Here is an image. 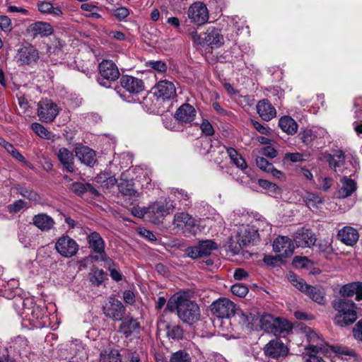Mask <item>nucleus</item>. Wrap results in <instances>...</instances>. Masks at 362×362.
Instances as JSON below:
<instances>
[{"label":"nucleus","mask_w":362,"mask_h":362,"mask_svg":"<svg viewBox=\"0 0 362 362\" xmlns=\"http://www.w3.org/2000/svg\"><path fill=\"white\" fill-rule=\"evenodd\" d=\"M332 305L338 312L334 319L336 325L346 327L353 324L357 319L356 305L351 300L345 298L336 299Z\"/></svg>","instance_id":"obj_1"},{"label":"nucleus","mask_w":362,"mask_h":362,"mask_svg":"<svg viewBox=\"0 0 362 362\" xmlns=\"http://www.w3.org/2000/svg\"><path fill=\"white\" fill-rule=\"evenodd\" d=\"M177 316L185 324L193 325L201 319V310L198 304L189 299L177 298Z\"/></svg>","instance_id":"obj_2"},{"label":"nucleus","mask_w":362,"mask_h":362,"mask_svg":"<svg viewBox=\"0 0 362 362\" xmlns=\"http://www.w3.org/2000/svg\"><path fill=\"white\" fill-rule=\"evenodd\" d=\"M175 208V204L170 199L156 202L147 207V217L153 223L158 224L165 216L172 213Z\"/></svg>","instance_id":"obj_3"},{"label":"nucleus","mask_w":362,"mask_h":362,"mask_svg":"<svg viewBox=\"0 0 362 362\" xmlns=\"http://www.w3.org/2000/svg\"><path fill=\"white\" fill-rule=\"evenodd\" d=\"M98 83L105 87H109L110 81H115L119 77V71L116 64L111 60H103L99 64Z\"/></svg>","instance_id":"obj_4"},{"label":"nucleus","mask_w":362,"mask_h":362,"mask_svg":"<svg viewBox=\"0 0 362 362\" xmlns=\"http://www.w3.org/2000/svg\"><path fill=\"white\" fill-rule=\"evenodd\" d=\"M259 238V234L255 228L253 223L251 225H243L238 228V243L239 248L235 247L233 250L238 253L239 250L245 247L250 243H254Z\"/></svg>","instance_id":"obj_5"},{"label":"nucleus","mask_w":362,"mask_h":362,"mask_svg":"<svg viewBox=\"0 0 362 362\" xmlns=\"http://www.w3.org/2000/svg\"><path fill=\"white\" fill-rule=\"evenodd\" d=\"M59 114V108L51 100L45 99L37 104V116L42 122H52Z\"/></svg>","instance_id":"obj_6"},{"label":"nucleus","mask_w":362,"mask_h":362,"mask_svg":"<svg viewBox=\"0 0 362 362\" xmlns=\"http://www.w3.org/2000/svg\"><path fill=\"white\" fill-rule=\"evenodd\" d=\"M153 95L157 100H170L177 96L174 83L168 80H161L153 88Z\"/></svg>","instance_id":"obj_7"},{"label":"nucleus","mask_w":362,"mask_h":362,"mask_svg":"<svg viewBox=\"0 0 362 362\" xmlns=\"http://www.w3.org/2000/svg\"><path fill=\"white\" fill-rule=\"evenodd\" d=\"M105 317L115 320L120 321L123 319L126 309L122 302L115 298H110L103 307Z\"/></svg>","instance_id":"obj_8"},{"label":"nucleus","mask_w":362,"mask_h":362,"mask_svg":"<svg viewBox=\"0 0 362 362\" xmlns=\"http://www.w3.org/2000/svg\"><path fill=\"white\" fill-rule=\"evenodd\" d=\"M211 310L219 318H229L234 315L235 306L227 298H219L211 305Z\"/></svg>","instance_id":"obj_9"},{"label":"nucleus","mask_w":362,"mask_h":362,"mask_svg":"<svg viewBox=\"0 0 362 362\" xmlns=\"http://www.w3.org/2000/svg\"><path fill=\"white\" fill-rule=\"evenodd\" d=\"M188 18L198 25L206 23L209 20V11L206 6L200 1L192 4L187 11Z\"/></svg>","instance_id":"obj_10"},{"label":"nucleus","mask_w":362,"mask_h":362,"mask_svg":"<svg viewBox=\"0 0 362 362\" xmlns=\"http://www.w3.org/2000/svg\"><path fill=\"white\" fill-rule=\"evenodd\" d=\"M216 248L217 245L215 242L211 240H206L200 241L196 246L188 247L185 250V254L192 259H197L209 255Z\"/></svg>","instance_id":"obj_11"},{"label":"nucleus","mask_w":362,"mask_h":362,"mask_svg":"<svg viewBox=\"0 0 362 362\" xmlns=\"http://www.w3.org/2000/svg\"><path fill=\"white\" fill-rule=\"evenodd\" d=\"M15 59L19 66L30 65L37 61L39 53L34 46L27 45L18 49Z\"/></svg>","instance_id":"obj_12"},{"label":"nucleus","mask_w":362,"mask_h":362,"mask_svg":"<svg viewBox=\"0 0 362 362\" xmlns=\"http://www.w3.org/2000/svg\"><path fill=\"white\" fill-rule=\"evenodd\" d=\"M87 240L90 248L96 254L95 256H93V258L95 260L107 261V257L105 252V243L100 235L97 232H93L88 235Z\"/></svg>","instance_id":"obj_13"},{"label":"nucleus","mask_w":362,"mask_h":362,"mask_svg":"<svg viewBox=\"0 0 362 362\" xmlns=\"http://www.w3.org/2000/svg\"><path fill=\"white\" fill-rule=\"evenodd\" d=\"M57 251L64 257L74 256L78 250V245L69 236L60 237L55 244Z\"/></svg>","instance_id":"obj_14"},{"label":"nucleus","mask_w":362,"mask_h":362,"mask_svg":"<svg viewBox=\"0 0 362 362\" xmlns=\"http://www.w3.org/2000/svg\"><path fill=\"white\" fill-rule=\"evenodd\" d=\"M273 250L279 253L281 259L286 258L293 255L294 246L291 239L286 236H279L273 243Z\"/></svg>","instance_id":"obj_15"},{"label":"nucleus","mask_w":362,"mask_h":362,"mask_svg":"<svg viewBox=\"0 0 362 362\" xmlns=\"http://www.w3.org/2000/svg\"><path fill=\"white\" fill-rule=\"evenodd\" d=\"M264 351L267 356L277 359L286 356L288 349L280 339H274L266 344Z\"/></svg>","instance_id":"obj_16"},{"label":"nucleus","mask_w":362,"mask_h":362,"mask_svg":"<svg viewBox=\"0 0 362 362\" xmlns=\"http://www.w3.org/2000/svg\"><path fill=\"white\" fill-rule=\"evenodd\" d=\"M224 44V38L221 30L211 26L204 33L203 45H207L211 48H218Z\"/></svg>","instance_id":"obj_17"},{"label":"nucleus","mask_w":362,"mask_h":362,"mask_svg":"<svg viewBox=\"0 0 362 362\" xmlns=\"http://www.w3.org/2000/svg\"><path fill=\"white\" fill-rule=\"evenodd\" d=\"M306 336L309 342V344L306 346V350L309 353L317 354L320 351L325 352L328 350L323 339L315 331L308 328L306 330Z\"/></svg>","instance_id":"obj_18"},{"label":"nucleus","mask_w":362,"mask_h":362,"mask_svg":"<svg viewBox=\"0 0 362 362\" xmlns=\"http://www.w3.org/2000/svg\"><path fill=\"white\" fill-rule=\"evenodd\" d=\"M196 115L195 108L188 103H184L176 110L174 117L179 124H187L192 122Z\"/></svg>","instance_id":"obj_19"},{"label":"nucleus","mask_w":362,"mask_h":362,"mask_svg":"<svg viewBox=\"0 0 362 362\" xmlns=\"http://www.w3.org/2000/svg\"><path fill=\"white\" fill-rule=\"evenodd\" d=\"M56 156L63 167V170L67 173H73L76 170L74 164V155L67 148H59L56 153Z\"/></svg>","instance_id":"obj_20"},{"label":"nucleus","mask_w":362,"mask_h":362,"mask_svg":"<svg viewBox=\"0 0 362 362\" xmlns=\"http://www.w3.org/2000/svg\"><path fill=\"white\" fill-rule=\"evenodd\" d=\"M293 240L298 247H310L315 243L316 238L311 230L301 228L295 233Z\"/></svg>","instance_id":"obj_21"},{"label":"nucleus","mask_w":362,"mask_h":362,"mask_svg":"<svg viewBox=\"0 0 362 362\" xmlns=\"http://www.w3.org/2000/svg\"><path fill=\"white\" fill-rule=\"evenodd\" d=\"M119 82L121 86L131 94H138L144 90L143 81L132 76H122Z\"/></svg>","instance_id":"obj_22"},{"label":"nucleus","mask_w":362,"mask_h":362,"mask_svg":"<svg viewBox=\"0 0 362 362\" xmlns=\"http://www.w3.org/2000/svg\"><path fill=\"white\" fill-rule=\"evenodd\" d=\"M75 154L81 163L89 167L94 166L97 161L95 151L86 146L76 147Z\"/></svg>","instance_id":"obj_23"},{"label":"nucleus","mask_w":362,"mask_h":362,"mask_svg":"<svg viewBox=\"0 0 362 362\" xmlns=\"http://www.w3.org/2000/svg\"><path fill=\"white\" fill-rule=\"evenodd\" d=\"M173 225L175 228L190 232L194 226V220L187 213H177L174 216Z\"/></svg>","instance_id":"obj_24"},{"label":"nucleus","mask_w":362,"mask_h":362,"mask_svg":"<svg viewBox=\"0 0 362 362\" xmlns=\"http://www.w3.org/2000/svg\"><path fill=\"white\" fill-rule=\"evenodd\" d=\"M338 238L347 245H354L358 240V233L351 226H344L338 231Z\"/></svg>","instance_id":"obj_25"},{"label":"nucleus","mask_w":362,"mask_h":362,"mask_svg":"<svg viewBox=\"0 0 362 362\" xmlns=\"http://www.w3.org/2000/svg\"><path fill=\"white\" fill-rule=\"evenodd\" d=\"M139 329L140 325L139 322L130 317L124 318L119 327V331L126 337H129L134 333H139Z\"/></svg>","instance_id":"obj_26"},{"label":"nucleus","mask_w":362,"mask_h":362,"mask_svg":"<svg viewBox=\"0 0 362 362\" xmlns=\"http://www.w3.org/2000/svg\"><path fill=\"white\" fill-rule=\"evenodd\" d=\"M257 111L264 121H269L276 115V109L267 100H262L257 105Z\"/></svg>","instance_id":"obj_27"},{"label":"nucleus","mask_w":362,"mask_h":362,"mask_svg":"<svg viewBox=\"0 0 362 362\" xmlns=\"http://www.w3.org/2000/svg\"><path fill=\"white\" fill-rule=\"evenodd\" d=\"M341 186L337 193L339 199L349 197L356 190V182L347 176H344L341 179Z\"/></svg>","instance_id":"obj_28"},{"label":"nucleus","mask_w":362,"mask_h":362,"mask_svg":"<svg viewBox=\"0 0 362 362\" xmlns=\"http://www.w3.org/2000/svg\"><path fill=\"white\" fill-rule=\"evenodd\" d=\"M29 32H30L34 37L40 35L41 37H47L52 34L53 28L49 23L38 21L32 23L29 26Z\"/></svg>","instance_id":"obj_29"},{"label":"nucleus","mask_w":362,"mask_h":362,"mask_svg":"<svg viewBox=\"0 0 362 362\" xmlns=\"http://www.w3.org/2000/svg\"><path fill=\"white\" fill-rule=\"evenodd\" d=\"M33 223L41 230H49L54 226V221L52 217L45 214H39L33 218Z\"/></svg>","instance_id":"obj_30"},{"label":"nucleus","mask_w":362,"mask_h":362,"mask_svg":"<svg viewBox=\"0 0 362 362\" xmlns=\"http://www.w3.org/2000/svg\"><path fill=\"white\" fill-rule=\"evenodd\" d=\"M274 326L272 328V334L274 335H286L292 330L291 324L286 319L276 317Z\"/></svg>","instance_id":"obj_31"},{"label":"nucleus","mask_w":362,"mask_h":362,"mask_svg":"<svg viewBox=\"0 0 362 362\" xmlns=\"http://www.w3.org/2000/svg\"><path fill=\"white\" fill-rule=\"evenodd\" d=\"M279 127L286 133L293 135L297 132L298 124L290 116H284L279 121Z\"/></svg>","instance_id":"obj_32"},{"label":"nucleus","mask_w":362,"mask_h":362,"mask_svg":"<svg viewBox=\"0 0 362 362\" xmlns=\"http://www.w3.org/2000/svg\"><path fill=\"white\" fill-rule=\"evenodd\" d=\"M3 146L6 150V151L10 153L15 159L18 160L19 162L23 163L25 166L29 168L30 169L33 170L34 166L32 163L27 161L25 157L18 151V149H16L13 144L4 141H3Z\"/></svg>","instance_id":"obj_33"},{"label":"nucleus","mask_w":362,"mask_h":362,"mask_svg":"<svg viewBox=\"0 0 362 362\" xmlns=\"http://www.w3.org/2000/svg\"><path fill=\"white\" fill-rule=\"evenodd\" d=\"M166 336L171 339L180 340L184 337L183 328L176 324L168 323L165 325Z\"/></svg>","instance_id":"obj_34"},{"label":"nucleus","mask_w":362,"mask_h":362,"mask_svg":"<svg viewBox=\"0 0 362 362\" xmlns=\"http://www.w3.org/2000/svg\"><path fill=\"white\" fill-rule=\"evenodd\" d=\"M118 189L124 196L131 197H137L139 194L134 189V182L132 180H122L118 185Z\"/></svg>","instance_id":"obj_35"},{"label":"nucleus","mask_w":362,"mask_h":362,"mask_svg":"<svg viewBox=\"0 0 362 362\" xmlns=\"http://www.w3.org/2000/svg\"><path fill=\"white\" fill-rule=\"evenodd\" d=\"M100 362H122V358L117 350L107 349L101 351Z\"/></svg>","instance_id":"obj_36"},{"label":"nucleus","mask_w":362,"mask_h":362,"mask_svg":"<svg viewBox=\"0 0 362 362\" xmlns=\"http://www.w3.org/2000/svg\"><path fill=\"white\" fill-rule=\"evenodd\" d=\"M305 293L313 301L319 304L325 303V293L321 288L310 286Z\"/></svg>","instance_id":"obj_37"},{"label":"nucleus","mask_w":362,"mask_h":362,"mask_svg":"<svg viewBox=\"0 0 362 362\" xmlns=\"http://www.w3.org/2000/svg\"><path fill=\"white\" fill-rule=\"evenodd\" d=\"M331 168L337 171V168L341 166L345 162L344 153L341 151H337L333 155H329L327 159Z\"/></svg>","instance_id":"obj_38"},{"label":"nucleus","mask_w":362,"mask_h":362,"mask_svg":"<svg viewBox=\"0 0 362 362\" xmlns=\"http://www.w3.org/2000/svg\"><path fill=\"white\" fill-rule=\"evenodd\" d=\"M31 129L37 136L42 139L52 141H54L55 139V135L52 132L48 131L42 124L40 123H33L31 124Z\"/></svg>","instance_id":"obj_39"},{"label":"nucleus","mask_w":362,"mask_h":362,"mask_svg":"<svg viewBox=\"0 0 362 362\" xmlns=\"http://www.w3.org/2000/svg\"><path fill=\"white\" fill-rule=\"evenodd\" d=\"M275 320L276 317H274L270 314L263 315L259 320L260 327L262 329H263L266 332L271 333L272 328L275 325Z\"/></svg>","instance_id":"obj_40"},{"label":"nucleus","mask_w":362,"mask_h":362,"mask_svg":"<svg viewBox=\"0 0 362 362\" xmlns=\"http://www.w3.org/2000/svg\"><path fill=\"white\" fill-rule=\"evenodd\" d=\"M95 180L100 186L108 188L110 186H112L116 183V179L114 177L110 176L108 173H101L98 175Z\"/></svg>","instance_id":"obj_41"},{"label":"nucleus","mask_w":362,"mask_h":362,"mask_svg":"<svg viewBox=\"0 0 362 362\" xmlns=\"http://www.w3.org/2000/svg\"><path fill=\"white\" fill-rule=\"evenodd\" d=\"M253 225L257 233L260 230L262 233L269 234L272 230L271 224L263 217L256 219L253 222Z\"/></svg>","instance_id":"obj_42"},{"label":"nucleus","mask_w":362,"mask_h":362,"mask_svg":"<svg viewBox=\"0 0 362 362\" xmlns=\"http://www.w3.org/2000/svg\"><path fill=\"white\" fill-rule=\"evenodd\" d=\"M106 274L102 269H95L89 275L90 281L96 286L100 285L105 280Z\"/></svg>","instance_id":"obj_43"},{"label":"nucleus","mask_w":362,"mask_h":362,"mask_svg":"<svg viewBox=\"0 0 362 362\" xmlns=\"http://www.w3.org/2000/svg\"><path fill=\"white\" fill-rule=\"evenodd\" d=\"M239 317L240 322L245 326H250L252 325L255 321L257 320V315L250 313V312H238L237 313Z\"/></svg>","instance_id":"obj_44"},{"label":"nucleus","mask_w":362,"mask_h":362,"mask_svg":"<svg viewBox=\"0 0 362 362\" xmlns=\"http://www.w3.org/2000/svg\"><path fill=\"white\" fill-rule=\"evenodd\" d=\"M170 362H191V356L186 351L179 350L171 354Z\"/></svg>","instance_id":"obj_45"},{"label":"nucleus","mask_w":362,"mask_h":362,"mask_svg":"<svg viewBox=\"0 0 362 362\" xmlns=\"http://www.w3.org/2000/svg\"><path fill=\"white\" fill-rule=\"evenodd\" d=\"M288 279L291 284L303 293H305L310 286L307 284L303 279H298L294 274H290Z\"/></svg>","instance_id":"obj_46"},{"label":"nucleus","mask_w":362,"mask_h":362,"mask_svg":"<svg viewBox=\"0 0 362 362\" xmlns=\"http://www.w3.org/2000/svg\"><path fill=\"white\" fill-rule=\"evenodd\" d=\"M356 282H352L344 285L339 291L340 294L343 297H351L356 294Z\"/></svg>","instance_id":"obj_47"},{"label":"nucleus","mask_w":362,"mask_h":362,"mask_svg":"<svg viewBox=\"0 0 362 362\" xmlns=\"http://www.w3.org/2000/svg\"><path fill=\"white\" fill-rule=\"evenodd\" d=\"M1 292L2 293V296L8 299L14 298V304L16 306L18 307V308H20L21 305H22V307L24 306V300L20 297L16 298V294L13 291L10 289H5L4 291H1Z\"/></svg>","instance_id":"obj_48"},{"label":"nucleus","mask_w":362,"mask_h":362,"mask_svg":"<svg viewBox=\"0 0 362 362\" xmlns=\"http://www.w3.org/2000/svg\"><path fill=\"white\" fill-rule=\"evenodd\" d=\"M306 204L308 207L318 208L322 204V199L318 195L310 193L305 197Z\"/></svg>","instance_id":"obj_49"},{"label":"nucleus","mask_w":362,"mask_h":362,"mask_svg":"<svg viewBox=\"0 0 362 362\" xmlns=\"http://www.w3.org/2000/svg\"><path fill=\"white\" fill-rule=\"evenodd\" d=\"M331 350L334 352L335 354L339 355V356H354L355 352L353 350L349 349V348L341 346V345H337V346H330Z\"/></svg>","instance_id":"obj_50"},{"label":"nucleus","mask_w":362,"mask_h":362,"mask_svg":"<svg viewBox=\"0 0 362 362\" xmlns=\"http://www.w3.org/2000/svg\"><path fill=\"white\" fill-rule=\"evenodd\" d=\"M18 192L21 196L28 199L30 201L37 202L39 200V195L37 193L29 188L20 187L18 189Z\"/></svg>","instance_id":"obj_51"},{"label":"nucleus","mask_w":362,"mask_h":362,"mask_svg":"<svg viewBox=\"0 0 362 362\" xmlns=\"http://www.w3.org/2000/svg\"><path fill=\"white\" fill-rule=\"evenodd\" d=\"M230 291L233 294L240 298L245 297L248 293L247 287L242 284L233 285L230 288Z\"/></svg>","instance_id":"obj_52"},{"label":"nucleus","mask_w":362,"mask_h":362,"mask_svg":"<svg viewBox=\"0 0 362 362\" xmlns=\"http://www.w3.org/2000/svg\"><path fill=\"white\" fill-rule=\"evenodd\" d=\"M299 136L302 141L306 145L310 144L316 137L311 129H305L300 132Z\"/></svg>","instance_id":"obj_53"},{"label":"nucleus","mask_w":362,"mask_h":362,"mask_svg":"<svg viewBox=\"0 0 362 362\" xmlns=\"http://www.w3.org/2000/svg\"><path fill=\"white\" fill-rule=\"evenodd\" d=\"M70 189L76 194L79 196L83 195L87 192L86 183L83 184L79 182H74L71 185Z\"/></svg>","instance_id":"obj_54"},{"label":"nucleus","mask_w":362,"mask_h":362,"mask_svg":"<svg viewBox=\"0 0 362 362\" xmlns=\"http://www.w3.org/2000/svg\"><path fill=\"white\" fill-rule=\"evenodd\" d=\"M147 64L149 67L159 73H164L167 71V65L162 61H150L147 62Z\"/></svg>","instance_id":"obj_55"},{"label":"nucleus","mask_w":362,"mask_h":362,"mask_svg":"<svg viewBox=\"0 0 362 362\" xmlns=\"http://www.w3.org/2000/svg\"><path fill=\"white\" fill-rule=\"evenodd\" d=\"M257 166L263 171L268 173L272 169L273 165L263 157L256 158Z\"/></svg>","instance_id":"obj_56"},{"label":"nucleus","mask_w":362,"mask_h":362,"mask_svg":"<svg viewBox=\"0 0 362 362\" xmlns=\"http://www.w3.org/2000/svg\"><path fill=\"white\" fill-rule=\"evenodd\" d=\"M26 206L27 204L23 200L18 199L8 206V210L11 213H17Z\"/></svg>","instance_id":"obj_57"},{"label":"nucleus","mask_w":362,"mask_h":362,"mask_svg":"<svg viewBox=\"0 0 362 362\" xmlns=\"http://www.w3.org/2000/svg\"><path fill=\"white\" fill-rule=\"evenodd\" d=\"M310 261L305 257L296 256L293 259V264L295 267H308Z\"/></svg>","instance_id":"obj_58"},{"label":"nucleus","mask_w":362,"mask_h":362,"mask_svg":"<svg viewBox=\"0 0 362 362\" xmlns=\"http://www.w3.org/2000/svg\"><path fill=\"white\" fill-rule=\"evenodd\" d=\"M0 28L4 32H9L11 30V21L8 16H0Z\"/></svg>","instance_id":"obj_59"},{"label":"nucleus","mask_w":362,"mask_h":362,"mask_svg":"<svg viewBox=\"0 0 362 362\" xmlns=\"http://www.w3.org/2000/svg\"><path fill=\"white\" fill-rule=\"evenodd\" d=\"M202 132L206 136H211L214 134V128L211 124L207 119H203L200 124Z\"/></svg>","instance_id":"obj_60"},{"label":"nucleus","mask_w":362,"mask_h":362,"mask_svg":"<svg viewBox=\"0 0 362 362\" xmlns=\"http://www.w3.org/2000/svg\"><path fill=\"white\" fill-rule=\"evenodd\" d=\"M129 15V11L125 7H119L115 10V16L119 21H123Z\"/></svg>","instance_id":"obj_61"},{"label":"nucleus","mask_w":362,"mask_h":362,"mask_svg":"<svg viewBox=\"0 0 362 362\" xmlns=\"http://www.w3.org/2000/svg\"><path fill=\"white\" fill-rule=\"evenodd\" d=\"M354 337L360 341H362V319L359 320L354 329Z\"/></svg>","instance_id":"obj_62"},{"label":"nucleus","mask_w":362,"mask_h":362,"mask_svg":"<svg viewBox=\"0 0 362 362\" xmlns=\"http://www.w3.org/2000/svg\"><path fill=\"white\" fill-rule=\"evenodd\" d=\"M37 7H38V10L41 13H49V11H50L51 8H52V4L49 2L42 1L38 4Z\"/></svg>","instance_id":"obj_63"},{"label":"nucleus","mask_w":362,"mask_h":362,"mask_svg":"<svg viewBox=\"0 0 362 362\" xmlns=\"http://www.w3.org/2000/svg\"><path fill=\"white\" fill-rule=\"evenodd\" d=\"M285 158L291 162H298L303 160V155L300 153H288L285 155Z\"/></svg>","instance_id":"obj_64"}]
</instances>
